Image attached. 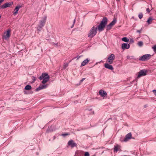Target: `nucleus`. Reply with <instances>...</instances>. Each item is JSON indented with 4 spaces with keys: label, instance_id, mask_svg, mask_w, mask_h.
<instances>
[{
    "label": "nucleus",
    "instance_id": "ddd939ff",
    "mask_svg": "<svg viewBox=\"0 0 156 156\" xmlns=\"http://www.w3.org/2000/svg\"><path fill=\"white\" fill-rule=\"evenodd\" d=\"M129 44L128 43H124L122 45V48L123 50L128 49L129 48Z\"/></svg>",
    "mask_w": 156,
    "mask_h": 156
},
{
    "label": "nucleus",
    "instance_id": "dca6fc26",
    "mask_svg": "<svg viewBox=\"0 0 156 156\" xmlns=\"http://www.w3.org/2000/svg\"><path fill=\"white\" fill-rule=\"evenodd\" d=\"M99 94L102 97H105L106 96V92L104 90H100L99 91Z\"/></svg>",
    "mask_w": 156,
    "mask_h": 156
},
{
    "label": "nucleus",
    "instance_id": "c85d7f7f",
    "mask_svg": "<svg viewBox=\"0 0 156 156\" xmlns=\"http://www.w3.org/2000/svg\"><path fill=\"white\" fill-rule=\"evenodd\" d=\"M152 48L154 51H156V45L154 46Z\"/></svg>",
    "mask_w": 156,
    "mask_h": 156
},
{
    "label": "nucleus",
    "instance_id": "bb28decb",
    "mask_svg": "<svg viewBox=\"0 0 156 156\" xmlns=\"http://www.w3.org/2000/svg\"><path fill=\"white\" fill-rule=\"evenodd\" d=\"M138 17H139V18L141 19L143 17V15L142 13H140L139 15V16H138Z\"/></svg>",
    "mask_w": 156,
    "mask_h": 156
},
{
    "label": "nucleus",
    "instance_id": "1a4fd4ad",
    "mask_svg": "<svg viewBox=\"0 0 156 156\" xmlns=\"http://www.w3.org/2000/svg\"><path fill=\"white\" fill-rule=\"evenodd\" d=\"M48 86V84H44V85H42L40 84V85L39 87L37 88L36 89V91H37L39 90H40L41 89H45Z\"/></svg>",
    "mask_w": 156,
    "mask_h": 156
},
{
    "label": "nucleus",
    "instance_id": "4c0bfd02",
    "mask_svg": "<svg viewBox=\"0 0 156 156\" xmlns=\"http://www.w3.org/2000/svg\"><path fill=\"white\" fill-rule=\"evenodd\" d=\"M1 16L0 15V19L1 18Z\"/></svg>",
    "mask_w": 156,
    "mask_h": 156
},
{
    "label": "nucleus",
    "instance_id": "20e7f679",
    "mask_svg": "<svg viewBox=\"0 0 156 156\" xmlns=\"http://www.w3.org/2000/svg\"><path fill=\"white\" fill-rule=\"evenodd\" d=\"M11 30L10 29L8 30L5 32L3 36V38L5 40H8L11 35Z\"/></svg>",
    "mask_w": 156,
    "mask_h": 156
},
{
    "label": "nucleus",
    "instance_id": "f8f14e48",
    "mask_svg": "<svg viewBox=\"0 0 156 156\" xmlns=\"http://www.w3.org/2000/svg\"><path fill=\"white\" fill-rule=\"evenodd\" d=\"M46 19L47 17L45 16L44 17V19L43 20L40 21V25L39 26V27H40L41 28L42 27H43L44 26L46 20Z\"/></svg>",
    "mask_w": 156,
    "mask_h": 156
},
{
    "label": "nucleus",
    "instance_id": "423d86ee",
    "mask_svg": "<svg viewBox=\"0 0 156 156\" xmlns=\"http://www.w3.org/2000/svg\"><path fill=\"white\" fill-rule=\"evenodd\" d=\"M115 56L113 54H111L108 57L107 59L108 62L110 64L113 63V61L115 59Z\"/></svg>",
    "mask_w": 156,
    "mask_h": 156
},
{
    "label": "nucleus",
    "instance_id": "9d476101",
    "mask_svg": "<svg viewBox=\"0 0 156 156\" xmlns=\"http://www.w3.org/2000/svg\"><path fill=\"white\" fill-rule=\"evenodd\" d=\"M132 135L131 133H129L127 134L124 138V140H121V141L126 142L131 138Z\"/></svg>",
    "mask_w": 156,
    "mask_h": 156
},
{
    "label": "nucleus",
    "instance_id": "5701e85b",
    "mask_svg": "<svg viewBox=\"0 0 156 156\" xmlns=\"http://www.w3.org/2000/svg\"><path fill=\"white\" fill-rule=\"evenodd\" d=\"M31 88V86L29 85H27L25 87V89L26 90H30Z\"/></svg>",
    "mask_w": 156,
    "mask_h": 156
},
{
    "label": "nucleus",
    "instance_id": "9b49d317",
    "mask_svg": "<svg viewBox=\"0 0 156 156\" xmlns=\"http://www.w3.org/2000/svg\"><path fill=\"white\" fill-rule=\"evenodd\" d=\"M22 6L21 5H18L16 6L14 9L13 14L14 16L16 15L18 13L19 9L21 8Z\"/></svg>",
    "mask_w": 156,
    "mask_h": 156
},
{
    "label": "nucleus",
    "instance_id": "f257e3e1",
    "mask_svg": "<svg viewBox=\"0 0 156 156\" xmlns=\"http://www.w3.org/2000/svg\"><path fill=\"white\" fill-rule=\"evenodd\" d=\"M107 23V19L106 17H104L103 18L99 25H96L97 26V29H98L99 32H100L104 30Z\"/></svg>",
    "mask_w": 156,
    "mask_h": 156
},
{
    "label": "nucleus",
    "instance_id": "4be33fe9",
    "mask_svg": "<svg viewBox=\"0 0 156 156\" xmlns=\"http://www.w3.org/2000/svg\"><path fill=\"white\" fill-rule=\"evenodd\" d=\"M122 40L126 42H128L129 41V39L126 37H124L122 38Z\"/></svg>",
    "mask_w": 156,
    "mask_h": 156
},
{
    "label": "nucleus",
    "instance_id": "a878e982",
    "mask_svg": "<svg viewBox=\"0 0 156 156\" xmlns=\"http://www.w3.org/2000/svg\"><path fill=\"white\" fill-rule=\"evenodd\" d=\"M112 27L109 24L107 26V30H110Z\"/></svg>",
    "mask_w": 156,
    "mask_h": 156
},
{
    "label": "nucleus",
    "instance_id": "72a5a7b5",
    "mask_svg": "<svg viewBox=\"0 0 156 156\" xmlns=\"http://www.w3.org/2000/svg\"><path fill=\"white\" fill-rule=\"evenodd\" d=\"M137 32L139 33H140L141 32V30H138L137 31Z\"/></svg>",
    "mask_w": 156,
    "mask_h": 156
},
{
    "label": "nucleus",
    "instance_id": "39448f33",
    "mask_svg": "<svg viewBox=\"0 0 156 156\" xmlns=\"http://www.w3.org/2000/svg\"><path fill=\"white\" fill-rule=\"evenodd\" d=\"M147 71L146 70H141L137 73V78H139L141 76H144L146 75Z\"/></svg>",
    "mask_w": 156,
    "mask_h": 156
},
{
    "label": "nucleus",
    "instance_id": "6ab92c4d",
    "mask_svg": "<svg viewBox=\"0 0 156 156\" xmlns=\"http://www.w3.org/2000/svg\"><path fill=\"white\" fill-rule=\"evenodd\" d=\"M154 19L151 17H150L148 19L147 22L148 24H150L152 23V21Z\"/></svg>",
    "mask_w": 156,
    "mask_h": 156
},
{
    "label": "nucleus",
    "instance_id": "aec40b11",
    "mask_svg": "<svg viewBox=\"0 0 156 156\" xmlns=\"http://www.w3.org/2000/svg\"><path fill=\"white\" fill-rule=\"evenodd\" d=\"M116 22V20L115 19H114L113 20L111 23L109 24L112 27L113 26L115 25V24Z\"/></svg>",
    "mask_w": 156,
    "mask_h": 156
},
{
    "label": "nucleus",
    "instance_id": "b1692460",
    "mask_svg": "<svg viewBox=\"0 0 156 156\" xmlns=\"http://www.w3.org/2000/svg\"><path fill=\"white\" fill-rule=\"evenodd\" d=\"M69 63H65L64 64L63 68L64 69H65L68 66Z\"/></svg>",
    "mask_w": 156,
    "mask_h": 156
},
{
    "label": "nucleus",
    "instance_id": "0eeeda50",
    "mask_svg": "<svg viewBox=\"0 0 156 156\" xmlns=\"http://www.w3.org/2000/svg\"><path fill=\"white\" fill-rule=\"evenodd\" d=\"M151 56V55L150 54H146L140 57L139 59L141 61L147 60L150 58Z\"/></svg>",
    "mask_w": 156,
    "mask_h": 156
},
{
    "label": "nucleus",
    "instance_id": "f704fd0d",
    "mask_svg": "<svg viewBox=\"0 0 156 156\" xmlns=\"http://www.w3.org/2000/svg\"><path fill=\"white\" fill-rule=\"evenodd\" d=\"M4 0H0V5L2 2Z\"/></svg>",
    "mask_w": 156,
    "mask_h": 156
},
{
    "label": "nucleus",
    "instance_id": "393cba45",
    "mask_svg": "<svg viewBox=\"0 0 156 156\" xmlns=\"http://www.w3.org/2000/svg\"><path fill=\"white\" fill-rule=\"evenodd\" d=\"M138 45L139 46L141 47L143 45V43L141 41H139L138 43Z\"/></svg>",
    "mask_w": 156,
    "mask_h": 156
},
{
    "label": "nucleus",
    "instance_id": "f3484780",
    "mask_svg": "<svg viewBox=\"0 0 156 156\" xmlns=\"http://www.w3.org/2000/svg\"><path fill=\"white\" fill-rule=\"evenodd\" d=\"M89 61L90 60L88 58H87L82 62L81 64V66H83L86 65Z\"/></svg>",
    "mask_w": 156,
    "mask_h": 156
},
{
    "label": "nucleus",
    "instance_id": "6e6552de",
    "mask_svg": "<svg viewBox=\"0 0 156 156\" xmlns=\"http://www.w3.org/2000/svg\"><path fill=\"white\" fill-rule=\"evenodd\" d=\"M13 4L12 2H6L0 7V9H3L7 7H10Z\"/></svg>",
    "mask_w": 156,
    "mask_h": 156
},
{
    "label": "nucleus",
    "instance_id": "7c9ffc66",
    "mask_svg": "<svg viewBox=\"0 0 156 156\" xmlns=\"http://www.w3.org/2000/svg\"><path fill=\"white\" fill-rule=\"evenodd\" d=\"M153 92L154 94L156 96V90H153Z\"/></svg>",
    "mask_w": 156,
    "mask_h": 156
},
{
    "label": "nucleus",
    "instance_id": "c9c22d12",
    "mask_svg": "<svg viewBox=\"0 0 156 156\" xmlns=\"http://www.w3.org/2000/svg\"><path fill=\"white\" fill-rule=\"evenodd\" d=\"M80 56L77 57V60H78V59L79 58H80Z\"/></svg>",
    "mask_w": 156,
    "mask_h": 156
},
{
    "label": "nucleus",
    "instance_id": "7ed1b4c3",
    "mask_svg": "<svg viewBox=\"0 0 156 156\" xmlns=\"http://www.w3.org/2000/svg\"><path fill=\"white\" fill-rule=\"evenodd\" d=\"M39 80H42V83L44 84L47 83L50 79V76L48 74L46 73H43L39 78Z\"/></svg>",
    "mask_w": 156,
    "mask_h": 156
},
{
    "label": "nucleus",
    "instance_id": "cd10ccee",
    "mask_svg": "<svg viewBox=\"0 0 156 156\" xmlns=\"http://www.w3.org/2000/svg\"><path fill=\"white\" fill-rule=\"evenodd\" d=\"M90 154L89 153L87 152H85L84 154V156H89Z\"/></svg>",
    "mask_w": 156,
    "mask_h": 156
},
{
    "label": "nucleus",
    "instance_id": "2f4dec72",
    "mask_svg": "<svg viewBox=\"0 0 156 156\" xmlns=\"http://www.w3.org/2000/svg\"><path fill=\"white\" fill-rule=\"evenodd\" d=\"M146 11L148 13L150 12V10L149 8H147L146 9Z\"/></svg>",
    "mask_w": 156,
    "mask_h": 156
},
{
    "label": "nucleus",
    "instance_id": "c756f323",
    "mask_svg": "<svg viewBox=\"0 0 156 156\" xmlns=\"http://www.w3.org/2000/svg\"><path fill=\"white\" fill-rule=\"evenodd\" d=\"M69 135V134L68 133H65V134H63L62 135L63 136H66L68 135Z\"/></svg>",
    "mask_w": 156,
    "mask_h": 156
},
{
    "label": "nucleus",
    "instance_id": "412c9836",
    "mask_svg": "<svg viewBox=\"0 0 156 156\" xmlns=\"http://www.w3.org/2000/svg\"><path fill=\"white\" fill-rule=\"evenodd\" d=\"M116 22V20L115 19H114L113 20L111 23L109 24L112 27L113 26L115 25V24Z\"/></svg>",
    "mask_w": 156,
    "mask_h": 156
},
{
    "label": "nucleus",
    "instance_id": "a211bd4d",
    "mask_svg": "<svg viewBox=\"0 0 156 156\" xmlns=\"http://www.w3.org/2000/svg\"><path fill=\"white\" fill-rule=\"evenodd\" d=\"M120 146L119 145H117L115 146L114 151L116 152L120 150Z\"/></svg>",
    "mask_w": 156,
    "mask_h": 156
},
{
    "label": "nucleus",
    "instance_id": "f03ea898",
    "mask_svg": "<svg viewBox=\"0 0 156 156\" xmlns=\"http://www.w3.org/2000/svg\"><path fill=\"white\" fill-rule=\"evenodd\" d=\"M97 31V25H94L89 31L88 34V37L90 38H92L96 35Z\"/></svg>",
    "mask_w": 156,
    "mask_h": 156
},
{
    "label": "nucleus",
    "instance_id": "4468645a",
    "mask_svg": "<svg viewBox=\"0 0 156 156\" xmlns=\"http://www.w3.org/2000/svg\"><path fill=\"white\" fill-rule=\"evenodd\" d=\"M104 66L105 68L111 70H112L114 69L113 66L108 63H106L105 64H104Z\"/></svg>",
    "mask_w": 156,
    "mask_h": 156
},
{
    "label": "nucleus",
    "instance_id": "e433bc0d",
    "mask_svg": "<svg viewBox=\"0 0 156 156\" xmlns=\"http://www.w3.org/2000/svg\"><path fill=\"white\" fill-rule=\"evenodd\" d=\"M38 30H40V29L39 30V29H38Z\"/></svg>",
    "mask_w": 156,
    "mask_h": 156
},
{
    "label": "nucleus",
    "instance_id": "473e14b6",
    "mask_svg": "<svg viewBox=\"0 0 156 156\" xmlns=\"http://www.w3.org/2000/svg\"><path fill=\"white\" fill-rule=\"evenodd\" d=\"M85 79V78H83L81 80H80V82H82Z\"/></svg>",
    "mask_w": 156,
    "mask_h": 156
},
{
    "label": "nucleus",
    "instance_id": "2eb2a0df",
    "mask_svg": "<svg viewBox=\"0 0 156 156\" xmlns=\"http://www.w3.org/2000/svg\"><path fill=\"white\" fill-rule=\"evenodd\" d=\"M68 145L71 146L72 147L76 146V144L74 142L73 140H71L69 141Z\"/></svg>",
    "mask_w": 156,
    "mask_h": 156
}]
</instances>
